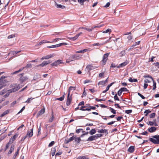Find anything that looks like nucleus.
<instances>
[{
	"label": "nucleus",
	"instance_id": "obj_1",
	"mask_svg": "<svg viewBox=\"0 0 159 159\" xmlns=\"http://www.w3.org/2000/svg\"><path fill=\"white\" fill-rule=\"evenodd\" d=\"M81 58V57L80 55L76 54L72 55H71L69 58L66 60V63H69L70 61L79 60Z\"/></svg>",
	"mask_w": 159,
	"mask_h": 159
},
{
	"label": "nucleus",
	"instance_id": "obj_2",
	"mask_svg": "<svg viewBox=\"0 0 159 159\" xmlns=\"http://www.w3.org/2000/svg\"><path fill=\"white\" fill-rule=\"evenodd\" d=\"M152 137L156 139L150 138L149 139V141L154 144H159V135L153 136Z\"/></svg>",
	"mask_w": 159,
	"mask_h": 159
},
{
	"label": "nucleus",
	"instance_id": "obj_3",
	"mask_svg": "<svg viewBox=\"0 0 159 159\" xmlns=\"http://www.w3.org/2000/svg\"><path fill=\"white\" fill-rule=\"evenodd\" d=\"M70 93H68V95H67V100L66 102V105L67 106H69L71 104V102L72 101V97L71 96L72 94H71L70 96Z\"/></svg>",
	"mask_w": 159,
	"mask_h": 159
},
{
	"label": "nucleus",
	"instance_id": "obj_4",
	"mask_svg": "<svg viewBox=\"0 0 159 159\" xmlns=\"http://www.w3.org/2000/svg\"><path fill=\"white\" fill-rule=\"evenodd\" d=\"M64 63L62 61V60H58L57 61H55L53 63L51 64V66H57L61 64H63Z\"/></svg>",
	"mask_w": 159,
	"mask_h": 159
},
{
	"label": "nucleus",
	"instance_id": "obj_5",
	"mask_svg": "<svg viewBox=\"0 0 159 159\" xmlns=\"http://www.w3.org/2000/svg\"><path fill=\"white\" fill-rule=\"evenodd\" d=\"M109 54L110 53H107L103 55L102 57V62L104 63V65L106 64Z\"/></svg>",
	"mask_w": 159,
	"mask_h": 159
},
{
	"label": "nucleus",
	"instance_id": "obj_6",
	"mask_svg": "<svg viewBox=\"0 0 159 159\" xmlns=\"http://www.w3.org/2000/svg\"><path fill=\"white\" fill-rule=\"evenodd\" d=\"M23 73H22L20 74L19 75L20 77L19 80L22 83L27 80L28 79L26 76H23Z\"/></svg>",
	"mask_w": 159,
	"mask_h": 159
},
{
	"label": "nucleus",
	"instance_id": "obj_7",
	"mask_svg": "<svg viewBox=\"0 0 159 159\" xmlns=\"http://www.w3.org/2000/svg\"><path fill=\"white\" fill-rule=\"evenodd\" d=\"M67 44L65 43H61L58 44L54 45H52L50 46H48L47 48H57L63 45H67Z\"/></svg>",
	"mask_w": 159,
	"mask_h": 159
},
{
	"label": "nucleus",
	"instance_id": "obj_8",
	"mask_svg": "<svg viewBox=\"0 0 159 159\" xmlns=\"http://www.w3.org/2000/svg\"><path fill=\"white\" fill-rule=\"evenodd\" d=\"M7 78V76H2L0 79V85H4L5 83L7 82L6 80H5V78Z\"/></svg>",
	"mask_w": 159,
	"mask_h": 159
},
{
	"label": "nucleus",
	"instance_id": "obj_9",
	"mask_svg": "<svg viewBox=\"0 0 159 159\" xmlns=\"http://www.w3.org/2000/svg\"><path fill=\"white\" fill-rule=\"evenodd\" d=\"M96 68L97 67H96L93 66L92 64H89L86 67V70L89 72L90 70H93Z\"/></svg>",
	"mask_w": 159,
	"mask_h": 159
},
{
	"label": "nucleus",
	"instance_id": "obj_10",
	"mask_svg": "<svg viewBox=\"0 0 159 159\" xmlns=\"http://www.w3.org/2000/svg\"><path fill=\"white\" fill-rule=\"evenodd\" d=\"M20 88L19 85H18L15 86L14 88L11 89L10 90H9V91H10V93L15 92L18 90L20 89Z\"/></svg>",
	"mask_w": 159,
	"mask_h": 159
},
{
	"label": "nucleus",
	"instance_id": "obj_11",
	"mask_svg": "<svg viewBox=\"0 0 159 159\" xmlns=\"http://www.w3.org/2000/svg\"><path fill=\"white\" fill-rule=\"evenodd\" d=\"M33 128H32L30 130V131H28L27 132L26 135V136L28 138H30L33 135Z\"/></svg>",
	"mask_w": 159,
	"mask_h": 159
},
{
	"label": "nucleus",
	"instance_id": "obj_12",
	"mask_svg": "<svg viewBox=\"0 0 159 159\" xmlns=\"http://www.w3.org/2000/svg\"><path fill=\"white\" fill-rule=\"evenodd\" d=\"M128 61L127 60H126L124 62L121 63L120 64L118 65L117 66H116V67H117V68H119L121 67H123L126 65L127 64H128Z\"/></svg>",
	"mask_w": 159,
	"mask_h": 159
},
{
	"label": "nucleus",
	"instance_id": "obj_13",
	"mask_svg": "<svg viewBox=\"0 0 159 159\" xmlns=\"http://www.w3.org/2000/svg\"><path fill=\"white\" fill-rule=\"evenodd\" d=\"M45 109L43 107L41 110L37 114L36 116L37 117H38L39 116L43 115L45 112Z\"/></svg>",
	"mask_w": 159,
	"mask_h": 159
},
{
	"label": "nucleus",
	"instance_id": "obj_14",
	"mask_svg": "<svg viewBox=\"0 0 159 159\" xmlns=\"http://www.w3.org/2000/svg\"><path fill=\"white\" fill-rule=\"evenodd\" d=\"M75 138V137L73 135L72 137L70 138L69 139H66L65 140V143L66 144H67L69 143L70 141H73Z\"/></svg>",
	"mask_w": 159,
	"mask_h": 159
},
{
	"label": "nucleus",
	"instance_id": "obj_15",
	"mask_svg": "<svg viewBox=\"0 0 159 159\" xmlns=\"http://www.w3.org/2000/svg\"><path fill=\"white\" fill-rule=\"evenodd\" d=\"M98 132L99 133H105L106 134V135L108 133L107 130L106 129H98Z\"/></svg>",
	"mask_w": 159,
	"mask_h": 159
},
{
	"label": "nucleus",
	"instance_id": "obj_16",
	"mask_svg": "<svg viewBox=\"0 0 159 159\" xmlns=\"http://www.w3.org/2000/svg\"><path fill=\"white\" fill-rule=\"evenodd\" d=\"M157 130V128L152 126L148 129V131L150 133H153L155 132Z\"/></svg>",
	"mask_w": 159,
	"mask_h": 159
},
{
	"label": "nucleus",
	"instance_id": "obj_17",
	"mask_svg": "<svg viewBox=\"0 0 159 159\" xmlns=\"http://www.w3.org/2000/svg\"><path fill=\"white\" fill-rule=\"evenodd\" d=\"M97 139L96 136L94 135H92L89 137L87 140V141H92Z\"/></svg>",
	"mask_w": 159,
	"mask_h": 159
},
{
	"label": "nucleus",
	"instance_id": "obj_18",
	"mask_svg": "<svg viewBox=\"0 0 159 159\" xmlns=\"http://www.w3.org/2000/svg\"><path fill=\"white\" fill-rule=\"evenodd\" d=\"M51 62V61L49 60L47 61H44L42 62V63L40 64V66L42 67H43L44 66H46L48 65V64L50 63Z\"/></svg>",
	"mask_w": 159,
	"mask_h": 159
},
{
	"label": "nucleus",
	"instance_id": "obj_19",
	"mask_svg": "<svg viewBox=\"0 0 159 159\" xmlns=\"http://www.w3.org/2000/svg\"><path fill=\"white\" fill-rule=\"evenodd\" d=\"M53 57V54H51L49 55H48L46 56H44L41 58V59L42 60H43L44 59H48L49 58H52Z\"/></svg>",
	"mask_w": 159,
	"mask_h": 159
},
{
	"label": "nucleus",
	"instance_id": "obj_20",
	"mask_svg": "<svg viewBox=\"0 0 159 159\" xmlns=\"http://www.w3.org/2000/svg\"><path fill=\"white\" fill-rule=\"evenodd\" d=\"M18 134H15L11 138L9 141V142L12 143L16 139V138L17 137Z\"/></svg>",
	"mask_w": 159,
	"mask_h": 159
},
{
	"label": "nucleus",
	"instance_id": "obj_21",
	"mask_svg": "<svg viewBox=\"0 0 159 159\" xmlns=\"http://www.w3.org/2000/svg\"><path fill=\"white\" fill-rule=\"evenodd\" d=\"M114 82H112L110 84H109L107 87V88H106V89L103 91V92H102V93H105L109 89L110 87H111L114 84Z\"/></svg>",
	"mask_w": 159,
	"mask_h": 159
},
{
	"label": "nucleus",
	"instance_id": "obj_22",
	"mask_svg": "<svg viewBox=\"0 0 159 159\" xmlns=\"http://www.w3.org/2000/svg\"><path fill=\"white\" fill-rule=\"evenodd\" d=\"M40 75L39 74H36L35 76L34 77L33 80H36L39 79L40 78Z\"/></svg>",
	"mask_w": 159,
	"mask_h": 159
},
{
	"label": "nucleus",
	"instance_id": "obj_23",
	"mask_svg": "<svg viewBox=\"0 0 159 159\" xmlns=\"http://www.w3.org/2000/svg\"><path fill=\"white\" fill-rule=\"evenodd\" d=\"M55 5L57 6V8H60L62 9H64L66 8V7L62 5L61 4H58L56 2H55Z\"/></svg>",
	"mask_w": 159,
	"mask_h": 159
},
{
	"label": "nucleus",
	"instance_id": "obj_24",
	"mask_svg": "<svg viewBox=\"0 0 159 159\" xmlns=\"http://www.w3.org/2000/svg\"><path fill=\"white\" fill-rule=\"evenodd\" d=\"M56 147H57L56 146L55 147L51 149V151H52L51 154H52V156H53L55 155V152H56Z\"/></svg>",
	"mask_w": 159,
	"mask_h": 159
},
{
	"label": "nucleus",
	"instance_id": "obj_25",
	"mask_svg": "<svg viewBox=\"0 0 159 159\" xmlns=\"http://www.w3.org/2000/svg\"><path fill=\"white\" fill-rule=\"evenodd\" d=\"M134 146H131L128 148V151L132 153L134 152Z\"/></svg>",
	"mask_w": 159,
	"mask_h": 159
},
{
	"label": "nucleus",
	"instance_id": "obj_26",
	"mask_svg": "<svg viewBox=\"0 0 159 159\" xmlns=\"http://www.w3.org/2000/svg\"><path fill=\"white\" fill-rule=\"evenodd\" d=\"M125 50H123L120 52L119 54V57H122L123 56H125Z\"/></svg>",
	"mask_w": 159,
	"mask_h": 159
},
{
	"label": "nucleus",
	"instance_id": "obj_27",
	"mask_svg": "<svg viewBox=\"0 0 159 159\" xmlns=\"http://www.w3.org/2000/svg\"><path fill=\"white\" fill-rule=\"evenodd\" d=\"M75 89V87L73 86H70L68 90V93H70V92L71 91H74Z\"/></svg>",
	"mask_w": 159,
	"mask_h": 159
},
{
	"label": "nucleus",
	"instance_id": "obj_28",
	"mask_svg": "<svg viewBox=\"0 0 159 159\" xmlns=\"http://www.w3.org/2000/svg\"><path fill=\"white\" fill-rule=\"evenodd\" d=\"M14 145H12L10 148V150L8 152V154H11L12 152L14 151Z\"/></svg>",
	"mask_w": 159,
	"mask_h": 159
},
{
	"label": "nucleus",
	"instance_id": "obj_29",
	"mask_svg": "<svg viewBox=\"0 0 159 159\" xmlns=\"http://www.w3.org/2000/svg\"><path fill=\"white\" fill-rule=\"evenodd\" d=\"M87 51L88 50L87 49H84L80 51H76L75 52L76 53H84L87 52Z\"/></svg>",
	"mask_w": 159,
	"mask_h": 159
},
{
	"label": "nucleus",
	"instance_id": "obj_30",
	"mask_svg": "<svg viewBox=\"0 0 159 159\" xmlns=\"http://www.w3.org/2000/svg\"><path fill=\"white\" fill-rule=\"evenodd\" d=\"M50 43L49 41H47L46 40H43L41 41L40 42H39L38 43V45H40L43 43Z\"/></svg>",
	"mask_w": 159,
	"mask_h": 159
},
{
	"label": "nucleus",
	"instance_id": "obj_31",
	"mask_svg": "<svg viewBox=\"0 0 159 159\" xmlns=\"http://www.w3.org/2000/svg\"><path fill=\"white\" fill-rule=\"evenodd\" d=\"M96 132L95 129H92L89 132V133L91 135H93Z\"/></svg>",
	"mask_w": 159,
	"mask_h": 159
},
{
	"label": "nucleus",
	"instance_id": "obj_32",
	"mask_svg": "<svg viewBox=\"0 0 159 159\" xmlns=\"http://www.w3.org/2000/svg\"><path fill=\"white\" fill-rule=\"evenodd\" d=\"M9 112V110H7L3 112V113L0 116L1 117H2L6 114H8Z\"/></svg>",
	"mask_w": 159,
	"mask_h": 159
},
{
	"label": "nucleus",
	"instance_id": "obj_33",
	"mask_svg": "<svg viewBox=\"0 0 159 159\" xmlns=\"http://www.w3.org/2000/svg\"><path fill=\"white\" fill-rule=\"evenodd\" d=\"M20 148H18L17 151L15 152L14 155L13 156V159H15V158L16 157V156H17V155L19 153V152L20 150Z\"/></svg>",
	"mask_w": 159,
	"mask_h": 159
},
{
	"label": "nucleus",
	"instance_id": "obj_34",
	"mask_svg": "<svg viewBox=\"0 0 159 159\" xmlns=\"http://www.w3.org/2000/svg\"><path fill=\"white\" fill-rule=\"evenodd\" d=\"M54 119V116L53 115V111L52 112V116L51 118H50L49 122H52L53 120Z\"/></svg>",
	"mask_w": 159,
	"mask_h": 159
},
{
	"label": "nucleus",
	"instance_id": "obj_35",
	"mask_svg": "<svg viewBox=\"0 0 159 159\" xmlns=\"http://www.w3.org/2000/svg\"><path fill=\"white\" fill-rule=\"evenodd\" d=\"M75 138L74 139L75 142H76L77 143H79L81 140L80 138L79 137L76 138L75 136Z\"/></svg>",
	"mask_w": 159,
	"mask_h": 159
},
{
	"label": "nucleus",
	"instance_id": "obj_36",
	"mask_svg": "<svg viewBox=\"0 0 159 159\" xmlns=\"http://www.w3.org/2000/svg\"><path fill=\"white\" fill-rule=\"evenodd\" d=\"M129 81L131 82H136L137 81V80L135 79H133L131 78H130L129 79Z\"/></svg>",
	"mask_w": 159,
	"mask_h": 159
},
{
	"label": "nucleus",
	"instance_id": "obj_37",
	"mask_svg": "<svg viewBox=\"0 0 159 159\" xmlns=\"http://www.w3.org/2000/svg\"><path fill=\"white\" fill-rule=\"evenodd\" d=\"M153 82V88L152 89L153 90H154L156 88V82L154 81V80H152Z\"/></svg>",
	"mask_w": 159,
	"mask_h": 159
},
{
	"label": "nucleus",
	"instance_id": "obj_38",
	"mask_svg": "<svg viewBox=\"0 0 159 159\" xmlns=\"http://www.w3.org/2000/svg\"><path fill=\"white\" fill-rule=\"evenodd\" d=\"M85 156H80L78 157L76 159H87Z\"/></svg>",
	"mask_w": 159,
	"mask_h": 159
},
{
	"label": "nucleus",
	"instance_id": "obj_39",
	"mask_svg": "<svg viewBox=\"0 0 159 159\" xmlns=\"http://www.w3.org/2000/svg\"><path fill=\"white\" fill-rule=\"evenodd\" d=\"M81 131H82L83 133L84 132V131L83 130V129H76V133L77 134H79L80 132Z\"/></svg>",
	"mask_w": 159,
	"mask_h": 159
},
{
	"label": "nucleus",
	"instance_id": "obj_40",
	"mask_svg": "<svg viewBox=\"0 0 159 159\" xmlns=\"http://www.w3.org/2000/svg\"><path fill=\"white\" fill-rule=\"evenodd\" d=\"M34 99V98H28L27 100H26L25 102L27 103H30L31 102V101L32 100Z\"/></svg>",
	"mask_w": 159,
	"mask_h": 159
},
{
	"label": "nucleus",
	"instance_id": "obj_41",
	"mask_svg": "<svg viewBox=\"0 0 159 159\" xmlns=\"http://www.w3.org/2000/svg\"><path fill=\"white\" fill-rule=\"evenodd\" d=\"M111 32V30L110 29H108L105 31H104L103 32V33H109V34Z\"/></svg>",
	"mask_w": 159,
	"mask_h": 159
},
{
	"label": "nucleus",
	"instance_id": "obj_42",
	"mask_svg": "<svg viewBox=\"0 0 159 159\" xmlns=\"http://www.w3.org/2000/svg\"><path fill=\"white\" fill-rule=\"evenodd\" d=\"M105 84H106L104 82V81H101L99 82L98 83V85H105Z\"/></svg>",
	"mask_w": 159,
	"mask_h": 159
},
{
	"label": "nucleus",
	"instance_id": "obj_43",
	"mask_svg": "<svg viewBox=\"0 0 159 159\" xmlns=\"http://www.w3.org/2000/svg\"><path fill=\"white\" fill-rule=\"evenodd\" d=\"M120 89L121 90L122 92H128L129 91V90L125 88H120Z\"/></svg>",
	"mask_w": 159,
	"mask_h": 159
},
{
	"label": "nucleus",
	"instance_id": "obj_44",
	"mask_svg": "<svg viewBox=\"0 0 159 159\" xmlns=\"http://www.w3.org/2000/svg\"><path fill=\"white\" fill-rule=\"evenodd\" d=\"M77 38H77V37H76V36L75 35V36H74V37L69 38V39L70 40L74 41V40H75Z\"/></svg>",
	"mask_w": 159,
	"mask_h": 159
},
{
	"label": "nucleus",
	"instance_id": "obj_45",
	"mask_svg": "<svg viewBox=\"0 0 159 159\" xmlns=\"http://www.w3.org/2000/svg\"><path fill=\"white\" fill-rule=\"evenodd\" d=\"M77 1L81 5H83L84 0H77Z\"/></svg>",
	"mask_w": 159,
	"mask_h": 159
},
{
	"label": "nucleus",
	"instance_id": "obj_46",
	"mask_svg": "<svg viewBox=\"0 0 159 159\" xmlns=\"http://www.w3.org/2000/svg\"><path fill=\"white\" fill-rule=\"evenodd\" d=\"M110 110L111 111L112 113L113 114H116V111L113 108L110 107Z\"/></svg>",
	"mask_w": 159,
	"mask_h": 159
},
{
	"label": "nucleus",
	"instance_id": "obj_47",
	"mask_svg": "<svg viewBox=\"0 0 159 159\" xmlns=\"http://www.w3.org/2000/svg\"><path fill=\"white\" fill-rule=\"evenodd\" d=\"M93 29L94 28H93V27H92L91 29H89L86 28H84V29L85 30L89 32L92 31Z\"/></svg>",
	"mask_w": 159,
	"mask_h": 159
},
{
	"label": "nucleus",
	"instance_id": "obj_48",
	"mask_svg": "<svg viewBox=\"0 0 159 159\" xmlns=\"http://www.w3.org/2000/svg\"><path fill=\"white\" fill-rule=\"evenodd\" d=\"M55 143V142L54 141H52L48 145V146L49 147L52 146Z\"/></svg>",
	"mask_w": 159,
	"mask_h": 159
},
{
	"label": "nucleus",
	"instance_id": "obj_49",
	"mask_svg": "<svg viewBox=\"0 0 159 159\" xmlns=\"http://www.w3.org/2000/svg\"><path fill=\"white\" fill-rule=\"evenodd\" d=\"M156 114L155 113H153L150 115V117L151 118H153L155 116Z\"/></svg>",
	"mask_w": 159,
	"mask_h": 159
},
{
	"label": "nucleus",
	"instance_id": "obj_50",
	"mask_svg": "<svg viewBox=\"0 0 159 159\" xmlns=\"http://www.w3.org/2000/svg\"><path fill=\"white\" fill-rule=\"evenodd\" d=\"M132 110H126L125 111V113L127 114H129L130 113H131L132 112Z\"/></svg>",
	"mask_w": 159,
	"mask_h": 159
},
{
	"label": "nucleus",
	"instance_id": "obj_51",
	"mask_svg": "<svg viewBox=\"0 0 159 159\" xmlns=\"http://www.w3.org/2000/svg\"><path fill=\"white\" fill-rule=\"evenodd\" d=\"M95 135L96 136L97 139L98 138L101 137L102 136V135L101 134H96Z\"/></svg>",
	"mask_w": 159,
	"mask_h": 159
},
{
	"label": "nucleus",
	"instance_id": "obj_52",
	"mask_svg": "<svg viewBox=\"0 0 159 159\" xmlns=\"http://www.w3.org/2000/svg\"><path fill=\"white\" fill-rule=\"evenodd\" d=\"M7 91V90L6 89H4L2 90V91L0 93V95H2L4 94L5 93H6Z\"/></svg>",
	"mask_w": 159,
	"mask_h": 159
},
{
	"label": "nucleus",
	"instance_id": "obj_53",
	"mask_svg": "<svg viewBox=\"0 0 159 159\" xmlns=\"http://www.w3.org/2000/svg\"><path fill=\"white\" fill-rule=\"evenodd\" d=\"M62 153V152L61 151H59L58 152H57L56 154V156H59L61 155Z\"/></svg>",
	"mask_w": 159,
	"mask_h": 159
},
{
	"label": "nucleus",
	"instance_id": "obj_54",
	"mask_svg": "<svg viewBox=\"0 0 159 159\" xmlns=\"http://www.w3.org/2000/svg\"><path fill=\"white\" fill-rule=\"evenodd\" d=\"M138 94L139 96L141 97L142 99H144L145 98V97L139 93H138Z\"/></svg>",
	"mask_w": 159,
	"mask_h": 159
},
{
	"label": "nucleus",
	"instance_id": "obj_55",
	"mask_svg": "<svg viewBox=\"0 0 159 159\" xmlns=\"http://www.w3.org/2000/svg\"><path fill=\"white\" fill-rule=\"evenodd\" d=\"M15 36V34H11V35H9L7 37V38L8 39H11V38L14 37Z\"/></svg>",
	"mask_w": 159,
	"mask_h": 159
},
{
	"label": "nucleus",
	"instance_id": "obj_56",
	"mask_svg": "<svg viewBox=\"0 0 159 159\" xmlns=\"http://www.w3.org/2000/svg\"><path fill=\"white\" fill-rule=\"evenodd\" d=\"M122 92L121 90L120 89V90H119V91L117 93H118V95L119 96H120L121 95Z\"/></svg>",
	"mask_w": 159,
	"mask_h": 159
},
{
	"label": "nucleus",
	"instance_id": "obj_57",
	"mask_svg": "<svg viewBox=\"0 0 159 159\" xmlns=\"http://www.w3.org/2000/svg\"><path fill=\"white\" fill-rule=\"evenodd\" d=\"M114 98V99L115 100H118V101H119V99L118 98V97L117 94H116L115 95Z\"/></svg>",
	"mask_w": 159,
	"mask_h": 159
},
{
	"label": "nucleus",
	"instance_id": "obj_58",
	"mask_svg": "<svg viewBox=\"0 0 159 159\" xmlns=\"http://www.w3.org/2000/svg\"><path fill=\"white\" fill-rule=\"evenodd\" d=\"M144 77L145 78L148 77V78H150L152 80H153V78L152 76H151L149 75H145L144 76Z\"/></svg>",
	"mask_w": 159,
	"mask_h": 159
},
{
	"label": "nucleus",
	"instance_id": "obj_59",
	"mask_svg": "<svg viewBox=\"0 0 159 159\" xmlns=\"http://www.w3.org/2000/svg\"><path fill=\"white\" fill-rule=\"evenodd\" d=\"M32 67V65L30 64H28L25 66V68H31Z\"/></svg>",
	"mask_w": 159,
	"mask_h": 159
},
{
	"label": "nucleus",
	"instance_id": "obj_60",
	"mask_svg": "<svg viewBox=\"0 0 159 159\" xmlns=\"http://www.w3.org/2000/svg\"><path fill=\"white\" fill-rule=\"evenodd\" d=\"M155 58V57L152 56L151 58L149 59V61L150 62H153L154 61L153 59Z\"/></svg>",
	"mask_w": 159,
	"mask_h": 159
},
{
	"label": "nucleus",
	"instance_id": "obj_61",
	"mask_svg": "<svg viewBox=\"0 0 159 159\" xmlns=\"http://www.w3.org/2000/svg\"><path fill=\"white\" fill-rule=\"evenodd\" d=\"M64 98L63 97V96H62L60 98H57V99L60 101H62L64 100Z\"/></svg>",
	"mask_w": 159,
	"mask_h": 159
},
{
	"label": "nucleus",
	"instance_id": "obj_62",
	"mask_svg": "<svg viewBox=\"0 0 159 159\" xmlns=\"http://www.w3.org/2000/svg\"><path fill=\"white\" fill-rule=\"evenodd\" d=\"M16 103V101H14L13 102H12L11 105V107H13L15 105Z\"/></svg>",
	"mask_w": 159,
	"mask_h": 159
},
{
	"label": "nucleus",
	"instance_id": "obj_63",
	"mask_svg": "<svg viewBox=\"0 0 159 159\" xmlns=\"http://www.w3.org/2000/svg\"><path fill=\"white\" fill-rule=\"evenodd\" d=\"M104 75V73L103 72L100 73L99 74V76L100 77H102Z\"/></svg>",
	"mask_w": 159,
	"mask_h": 159
},
{
	"label": "nucleus",
	"instance_id": "obj_64",
	"mask_svg": "<svg viewBox=\"0 0 159 159\" xmlns=\"http://www.w3.org/2000/svg\"><path fill=\"white\" fill-rule=\"evenodd\" d=\"M154 64L158 68H159V63L158 62H156L155 63H154Z\"/></svg>",
	"mask_w": 159,
	"mask_h": 159
}]
</instances>
